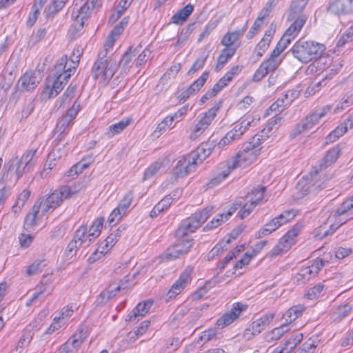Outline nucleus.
I'll return each mask as SVG.
<instances>
[{"mask_svg": "<svg viewBox=\"0 0 353 353\" xmlns=\"http://www.w3.org/2000/svg\"><path fill=\"white\" fill-rule=\"evenodd\" d=\"M125 287H123L121 285H118L117 286L114 285H110L106 291L101 292L98 296L96 301L97 305H103L107 301L116 295L117 292H119L121 290L125 289Z\"/></svg>", "mask_w": 353, "mask_h": 353, "instance_id": "b1692460", "label": "nucleus"}, {"mask_svg": "<svg viewBox=\"0 0 353 353\" xmlns=\"http://www.w3.org/2000/svg\"><path fill=\"white\" fill-rule=\"evenodd\" d=\"M265 17V14L262 15V12H261L257 19L254 22L253 26L248 32L246 36L247 39H252L259 32L263 23V19Z\"/></svg>", "mask_w": 353, "mask_h": 353, "instance_id": "79ce46f5", "label": "nucleus"}, {"mask_svg": "<svg viewBox=\"0 0 353 353\" xmlns=\"http://www.w3.org/2000/svg\"><path fill=\"white\" fill-rule=\"evenodd\" d=\"M274 32V31L271 28L267 30L263 39L256 45L255 52L258 57H262L263 53L268 50Z\"/></svg>", "mask_w": 353, "mask_h": 353, "instance_id": "a878e982", "label": "nucleus"}, {"mask_svg": "<svg viewBox=\"0 0 353 353\" xmlns=\"http://www.w3.org/2000/svg\"><path fill=\"white\" fill-rule=\"evenodd\" d=\"M327 9L336 15L351 14L353 12V0H334Z\"/></svg>", "mask_w": 353, "mask_h": 353, "instance_id": "f3484780", "label": "nucleus"}, {"mask_svg": "<svg viewBox=\"0 0 353 353\" xmlns=\"http://www.w3.org/2000/svg\"><path fill=\"white\" fill-rule=\"evenodd\" d=\"M296 216L294 210L284 211L283 213L276 216L275 218L278 221V223L280 224V227L290 221L292 220Z\"/></svg>", "mask_w": 353, "mask_h": 353, "instance_id": "3c124183", "label": "nucleus"}, {"mask_svg": "<svg viewBox=\"0 0 353 353\" xmlns=\"http://www.w3.org/2000/svg\"><path fill=\"white\" fill-rule=\"evenodd\" d=\"M281 119V117L272 119L267 128L263 129L260 133L256 134L252 137L250 141L243 145L242 150H240L232 160L237 161V167L240 165L239 163L242 161L248 163H251L255 161L261 149V144L262 141L269 137L268 133L272 130L273 125L280 122Z\"/></svg>", "mask_w": 353, "mask_h": 353, "instance_id": "f03ea898", "label": "nucleus"}, {"mask_svg": "<svg viewBox=\"0 0 353 353\" xmlns=\"http://www.w3.org/2000/svg\"><path fill=\"white\" fill-rule=\"evenodd\" d=\"M221 101L216 102L212 108L203 113V117L199 120L207 128L215 118L217 112L220 109Z\"/></svg>", "mask_w": 353, "mask_h": 353, "instance_id": "2f4dec72", "label": "nucleus"}, {"mask_svg": "<svg viewBox=\"0 0 353 353\" xmlns=\"http://www.w3.org/2000/svg\"><path fill=\"white\" fill-rule=\"evenodd\" d=\"M274 317V314L268 313L263 315L259 319L252 322L250 329L253 335L261 333L267 326L270 325Z\"/></svg>", "mask_w": 353, "mask_h": 353, "instance_id": "4be33fe9", "label": "nucleus"}, {"mask_svg": "<svg viewBox=\"0 0 353 353\" xmlns=\"http://www.w3.org/2000/svg\"><path fill=\"white\" fill-rule=\"evenodd\" d=\"M314 276V275H313V272L311 270V268L308 266L301 270V271L296 274V279L298 282L302 281L303 283H305V281H309L310 279Z\"/></svg>", "mask_w": 353, "mask_h": 353, "instance_id": "5fc2aeb1", "label": "nucleus"}, {"mask_svg": "<svg viewBox=\"0 0 353 353\" xmlns=\"http://www.w3.org/2000/svg\"><path fill=\"white\" fill-rule=\"evenodd\" d=\"M208 77H209V72L208 71L204 72L198 79L194 81L188 88V92H189V93H190V94H192L193 95L195 94L204 85V84L206 82Z\"/></svg>", "mask_w": 353, "mask_h": 353, "instance_id": "c9c22d12", "label": "nucleus"}, {"mask_svg": "<svg viewBox=\"0 0 353 353\" xmlns=\"http://www.w3.org/2000/svg\"><path fill=\"white\" fill-rule=\"evenodd\" d=\"M265 190L266 188L264 186H258L248 194L247 199L254 201V204L257 205L263 199Z\"/></svg>", "mask_w": 353, "mask_h": 353, "instance_id": "a19ab883", "label": "nucleus"}, {"mask_svg": "<svg viewBox=\"0 0 353 353\" xmlns=\"http://www.w3.org/2000/svg\"><path fill=\"white\" fill-rule=\"evenodd\" d=\"M237 168L236 161H229L221 167V171L212 176L208 183L209 188H212L220 183L230 173Z\"/></svg>", "mask_w": 353, "mask_h": 353, "instance_id": "a211bd4d", "label": "nucleus"}, {"mask_svg": "<svg viewBox=\"0 0 353 353\" xmlns=\"http://www.w3.org/2000/svg\"><path fill=\"white\" fill-rule=\"evenodd\" d=\"M303 340V334L301 333H296L291 336V337L286 341L284 345L287 347L288 351L291 352L296 346Z\"/></svg>", "mask_w": 353, "mask_h": 353, "instance_id": "09e8293b", "label": "nucleus"}, {"mask_svg": "<svg viewBox=\"0 0 353 353\" xmlns=\"http://www.w3.org/2000/svg\"><path fill=\"white\" fill-rule=\"evenodd\" d=\"M353 39V27L348 28L345 32L337 42L338 47L343 46L346 43L352 41Z\"/></svg>", "mask_w": 353, "mask_h": 353, "instance_id": "e2e57ef3", "label": "nucleus"}, {"mask_svg": "<svg viewBox=\"0 0 353 353\" xmlns=\"http://www.w3.org/2000/svg\"><path fill=\"white\" fill-rule=\"evenodd\" d=\"M339 152L340 149L338 147L333 148L330 150L323 159L324 163H322L320 165V170H321L323 168H325L335 162L339 157Z\"/></svg>", "mask_w": 353, "mask_h": 353, "instance_id": "4c0bfd02", "label": "nucleus"}, {"mask_svg": "<svg viewBox=\"0 0 353 353\" xmlns=\"http://www.w3.org/2000/svg\"><path fill=\"white\" fill-rule=\"evenodd\" d=\"M193 270L194 268L191 265H188L185 268V269L181 274L179 279L175 281V283L172 285L168 291V296H169L170 298L175 296L183 290V289L192 279Z\"/></svg>", "mask_w": 353, "mask_h": 353, "instance_id": "ddd939ff", "label": "nucleus"}, {"mask_svg": "<svg viewBox=\"0 0 353 353\" xmlns=\"http://www.w3.org/2000/svg\"><path fill=\"white\" fill-rule=\"evenodd\" d=\"M323 287L321 284H317L313 288H310L307 293V298L312 300L318 298L323 291Z\"/></svg>", "mask_w": 353, "mask_h": 353, "instance_id": "774afa93", "label": "nucleus"}, {"mask_svg": "<svg viewBox=\"0 0 353 353\" xmlns=\"http://www.w3.org/2000/svg\"><path fill=\"white\" fill-rule=\"evenodd\" d=\"M125 214V213L118 206L110 214L108 221L109 224L112 225H115Z\"/></svg>", "mask_w": 353, "mask_h": 353, "instance_id": "4d7b16f0", "label": "nucleus"}, {"mask_svg": "<svg viewBox=\"0 0 353 353\" xmlns=\"http://www.w3.org/2000/svg\"><path fill=\"white\" fill-rule=\"evenodd\" d=\"M230 243V239L221 241L216 246H214L210 253L208 254V260L213 259L215 256H219L224 251L228 248V244Z\"/></svg>", "mask_w": 353, "mask_h": 353, "instance_id": "58836bf2", "label": "nucleus"}, {"mask_svg": "<svg viewBox=\"0 0 353 353\" xmlns=\"http://www.w3.org/2000/svg\"><path fill=\"white\" fill-rule=\"evenodd\" d=\"M194 160V157L192 158ZM196 162L193 161L190 162V160H187L186 157L181 156L176 161V163L173 168L172 172L175 179L179 177H183L190 173L191 168L194 167V164Z\"/></svg>", "mask_w": 353, "mask_h": 353, "instance_id": "2eb2a0df", "label": "nucleus"}, {"mask_svg": "<svg viewBox=\"0 0 353 353\" xmlns=\"http://www.w3.org/2000/svg\"><path fill=\"white\" fill-rule=\"evenodd\" d=\"M301 228V225L296 224L281 237L277 244L272 250L270 253L271 256H275L288 250L294 243V239L300 232Z\"/></svg>", "mask_w": 353, "mask_h": 353, "instance_id": "1a4fd4ad", "label": "nucleus"}, {"mask_svg": "<svg viewBox=\"0 0 353 353\" xmlns=\"http://www.w3.org/2000/svg\"><path fill=\"white\" fill-rule=\"evenodd\" d=\"M286 327V325L283 324L280 327L274 328L271 331L267 332L265 338V341L268 343H271L272 341L279 340L288 331Z\"/></svg>", "mask_w": 353, "mask_h": 353, "instance_id": "f704fd0d", "label": "nucleus"}, {"mask_svg": "<svg viewBox=\"0 0 353 353\" xmlns=\"http://www.w3.org/2000/svg\"><path fill=\"white\" fill-rule=\"evenodd\" d=\"M68 0H53L48 6L46 17L49 18L57 14L65 6Z\"/></svg>", "mask_w": 353, "mask_h": 353, "instance_id": "ea45409f", "label": "nucleus"}, {"mask_svg": "<svg viewBox=\"0 0 353 353\" xmlns=\"http://www.w3.org/2000/svg\"><path fill=\"white\" fill-rule=\"evenodd\" d=\"M131 121L132 119L126 118L118 123L110 125L108 128L106 135L108 137H112L114 135L119 134L130 125Z\"/></svg>", "mask_w": 353, "mask_h": 353, "instance_id": "c756f323", "label": "nucleus"}, {"mask_svg": "<svg viewBox=\"0 0 353 353\" xmlns=\"http://www.w3.org/2000/svg\"><path fill=\"white\" fill-rule=\"evenodd\" d=\"M194 240H183L167 249L163 255L166 260H172L177 257L187 254L193 245Z\"/></svg>", "mask_w": 353, "mask_h": 353, "instance_id": "9d476101", "label": "nucleus"}, {"mask_svg": "<svg viewBox=\"0 0 353 353\" xmlns=\"http://www.w3.org/2000/svg\"><path fill=\"white\" fill-rule=\"evenodd\" d=\"M78 54L74 59H70V63H68V57L62 56L59 58L54 65L52 72L54 80L52 86L47 85L42 92L43 96H47L48 99L55 97L63 90L72 74L74 73L79 62L80 54L77 50Z\"/></svg>", "mask_w": 353, "mask_h": 353, "instance_id": "f257e3e1", "label": "nucleus"}, {"mask_svg": "<svg viewBox=\"0 0 353 353\" xmlns=\"http://www.w3.org/2000/svg\"><path fill=\"white\" fill-rule=\"evenodd\" d=\"M48 28H39L35 33H33L30 38L29 44H31L32 46H34L41 41H43L47 34H48Z\"/></svg>", "mask_w": 353, "mask_h": 353, "instance_id": "c03bdc74", "label": "nucleus"}, {"mask_svg": "<svg viewBox=\"0 0 353 353\" xmlns=\"http://www.w3.org/2000/svg\"><path fill=\"white\" fill-rule=\"evenodd\" d=\"M162 163L156 161L151 164L145 170L143 176V179H148L154 176L162 168Z\"/></svg>", "mask_w": 353, "mask_h": 353, "instance_id": "8fccbe9b", "label": "nucleus"}, {"mask_svg": "<svg viewBox=\"0 0 353 353\" xmlns=\"http://www.w3.org/2000/svg\"><path fill=\"white\" fill-rule=\"evenodd\" d=\"M92 11L86 1L79 8H74L72 12V17L74 20V26L78 28H83L84 21L90 17Z\"/></svg>", "mask_w": 353, "mask_h": 353, "instance_id": "dca6fc26", "label": "nucleus"}, {"mask_svg": "<svg viewBox=\"0 0 353 353\" xmlns=\"http://www.w3.org/2000/svg\"><path fill=\"white\" fill-rule=\"evenodd\" d=\"M41 77L39 71L27 72L19 80L18 84L21 90L31 91L34 90L41 81Z\"/></svg>", "mask_w": 353, "mask_h": 353, "instance_id": "4468645a", "label": "nucleus"}, {"mask_svg": "<svg viewBox=\"0 0 353 353\" xmlns=\"http://www.w3.org/2000/svg\"><path fill=\"white\" fill-rule=\"evenodd\" d=\"M37 150H29L25 152L21 157H13L5 164L4 168L7 170V177L10 172L14 171L16 180H19L24 174L30 172L36 163Z\"/></svg>", "mask_w": 353, "mask_h": 353, "instance_id": "20e7f679", "label": "nucleus"}, {"mask_svg": "<svg viewBox=\"0 0 353 353\" xmlns=\"http://www.w3.org/2000/svg\"><path fill=\"white\" fill-rule=\"evenodd\" d=\"M118 68L117 61L107 57L106 53L101 52L92 68V73L95 79L108 82L114 74Z\"/></svg>", "mask_w": 353, "mask_h": 353, "instance_id": "39448f33", "label": "nucleus"}, {"mask_svg": "<svg viewBox=\"0 0 353 353\" xmlns=\"http://www.w3.org/2000/svg\"><path fill=\"white\" fill-rule=\"evenodd\" d=\"M292 55L298 61L307 63L321 57L325 50L323 44L312 41H297L291 48Z\"/></svg>", "mask_w": 353, "mask_h": 353, "instance_id": "7ed1b4c3", "label": "nucleus"}, {"mask_svg": "<svg viewBox=\"0 0 353 353\" xmlns=\"http://www.w3.org/2000/svg\"><path fill=\"white\" fill-rule=\"evenodd\" d=\"M213 207L209 206L203 210L193 214L191 216L184 220L179 228L176 230V236H183L190 232H194L205 222L212 214Z\"/></svg>", "mask_w": 353, "mask_h": 353, "instance_id": "423d86ee", "label": "nucleus"}, {"mask_svg": "<svg viewBox=\"0 0 353 353\" xmlns=\"http://www.w3.org/2000/svg\"><path fill=\"white\" fill-rule=\"evenodd\" d=\"M72 121L63 116L61 118L57 124V132L60 134H64L68 127L71 125Z\"/></svg>", "mask_w": 353, "mask_h": 353, "instance_id": "864d4df0", "label": "nucleus"}, {"mask_svg": "<svg viewBox=\"0 0 353 353\" xmlns=\"http://www.w3.org/2000/svg\"><path fill=\"white\" fill-rule=\"evenodd\" d=\"M243 30L226 33L222 39L221 44L225 46V48H230V46L239 40V39L243 35Z\"/></svg>", "mask_w": 353, "mask_h": 353, "instance_id": "e433bc0d", "label": "nucleus"}, {"mask_svg": "<svg viewBox=\"0 0 353 353\" xmlns=\"http://www.w3.org/2000/svg\"><path fill=\"white\" fill-rule=\"evenodd\" d=\"M306 20L307 17L305 15H300L287 29L285 34L294 39L305 25Z\"/></svg>", "mask_w": 353, "mask_h": 353, "instance_id": "cd10ccee", "label": "nucleus"}, {"mask_svg": "<svg viewBox=\"0 0 353 353\" xmlns=\"http://www.w3.org/2000/svg\"><path fill=\"white\" fill-rule=\"evenodd\" d=\"M132 200H133V193H132V192L130 191L125 195L123 199L120 201L118 206L120 208V209L121 210H123V212H124L125 213L127 211V209L129 208V206L132 203Z\"/></svg>", "mask_w": 353, "mask_h": 353, "instance_id": "680f3d73", "label": "nucleus"}, {"mask_svg": "<svg viewBox=\"0 0 353 353\" xmlns=\"http://www.w3.org/2000/svg\"><path fill=\"white\" fill-rule=\"evenodd\" d=\"M225 221V213L219 214L205 226L204 230H209L216 228Z\"/></svg>", "mask_w": 353, "mask_h": 353, "instance_id": "6e6d98bb", "label": "nucleus"}, {"mask_svg": "<svg viewBox=\"0 0 353 353\" xmlns=\"http://www.w3.org/2000/svg\"><path fill=\"white\" fill-rule=\"evenodd\" d=\"M125 214V213L118 206L110 214L108 221L109 224L112 225H115Z\"/></svg>", "mask_w": 353, "mask_h": 353, "instance_id": "bf43d9fd", "label": "nucleus"}, {"mask_svg": "<svg viewBox=\"0 0 353 353\" xmlns=\"http://www.w3.org/2000/svg\"><path fill=\"white\" fill-rule=\"evenodd\" d=\"M278 223L279 222L275 217L272 219L270 221L265 225L263 228L259 230V231L256 234V238L261 239L275 231L280 227V224Z\"/></svg>", "mask_w": 353, "mask_h": 353, "instance_id": "473e14b6", "label": "nucleus"}, {"mask_svg": "<svg viewBox=\"0 0 353 353\" xmlns=\"http://www.w3.org/2000/svg\"><path fill=\"white\" fill-rule=\"evenodd\" d=\"M247 306L241 303H235L232 305L231 310L223 314L216 321V325L218 328L222 329L230 325L246 309Z\"/></svg>", "mask_w": 353, "mask_h": 353, "instance_id": "9b49d317", "label": "nucleus"}, {"mask_svg": "<svg viewBox=\"0 0 353 353\" xmlns=\"http://www.w3.org/2000/svg\"><path fill=\"white\" fill-rule=\"evenodd\" d=\"M328 263V260H325L324 259H316L310 266L313 272V275H316Z\"/></svg>", "mask_w": 353, "mask_h": 353, "instance_id": "69168bd1", "label": "nucleus"}, {"mask_svg": "<svg viewBox=\"0 0 353 353\" xmlns=\"http://www.w3.org/2000/svg\"><path fill=\"white\" fill-rule=\"evenodd\" d=\"M125 228L121 226L114 232H112L105 240L101 246L97 248L94 252L89 258L90 262H93L96 260L95 256L99 252L101 254H105L110 248H112L114 244L119 241L122 235V233L125 231Z\"/></svg>", "mask_w": 353, "mask_h": 353, "instance_id": "f8f14e48", "label": "nucleus"}, {"mask_svg": "<svg viewBox=\"0 0 353 353\" xmlns=\"http://www.w3.org/2000/svg\"><path fill=\"white\" fill-rule=\"evenodd\" d=\"M87 232V228L85 226L80 227L75 232L74 238L72 239H76L79 245H81L83 243L87 241V239H85V234Z\"/></svg>", "mask_w": 353, "mask_h": 353, "instance_id": "338daca9", "label": "nucleus"}, {"mask_svg": "<svg viewBox=\"0 0 353 353\" xmlns=\"http://www.w3.org/2000/svg\"><path fill=\"white\" fill-rule=\"evenodd\" d=\"M104 219L103 217L98 218L93 222V224L90 226L89 230V234L88 236L89 245L94 239H96L100 234L101 230L103 227Z\"/></svg>", "mask_w": 353, "mask_h": 353, "instance_id": "72a5a7b5", "label": "nucleus"}, {"mask_svg": "<svg viewBox=\"0 0 353 353\" xmlns=\"http://www.w3.org/2000/svg\"><path fill=\"white\" fill-rule=\"evenodd\" d=\"M125 214V213L118 206L110 214L108 221L109 224L112 225H115Z\"/></svg>", "mask_w": 353, "mask_h": 353, "instance_id": "13d9d810", "label": "nucleus"}, {"mask_svg": "<svg viewBox=\"0 0 353 353\" xmlns=\"http://www.w3.org/2000/svg\"><path fill=\"white\" fill-rule=\"evenodd\" d=\"M236 52L235 48H224L217 59V64L215 68L216 71H219L223 68L225 63L230 59Z\"/></svg>", "mask_w": 353, "mask_h": 353, "instance_id": "7c9ffc66", "label": "nucleus"}, {"mask_svg": "<svg viewBox=\"0 0 353 353\" xmlns=\"http://www.w3.org/2000/svg\"><path fill=\"white\" fill-rule=\"evenodd\" d=\"M194 10V6L189 3L179 10L172 17V21L176 24H182Z\"/></svg>", "mask_w": 353, "mask_h": 353, "instance_id": "c85d7f7f", "label": "nucleus"}, {"mask_svg": "<svg viewBox=\"0 0 353 353\" xmlns=\"http://www.w3.org/2000/svg\"><path fill=\"white\" fill-rule=\"evenodd\" d=\"M77 90V85H70L68 89L65 90L64 94L61 98V104L59 105V108L64 107L65 105L68 104L71 100L74 97L75 92Z\"/></svg>", "mask_w": 353, "mask_h": 353, "instance_id": "37998d69", "label": "nucleus"}, {"mask_svg": "<svg viewBox=\"0 0 353 353\" xmlns=\"http://www.w3.org/2000/svg\"><path fill=\"white\" fill-rule=\"evenodd\" d=\"M41 204L42 201H37L32 208V212L26 216L23 225L25 230H28L36 225Z\"/></svg>", "mask_w": 353, "mask_h": 353, "instance_id": "bb28decb", "label": "nucleus"}, {"mask_svg": "<svg viewBox=\"0 0 353 353\" xmlns=\"http://www.w3.org/2000/svg\"><path fill=\"white\" fill-rule=\"evenodd\" d=\"M129 21L128 17H124L122 20L117 24L113 30L111 31L110 34L107 37V41L105 44V50L108 48H110L113 46L117 39L121 35V34L124 30L125 28L128 25Z\"/></svg>", "mask_w": 353, "mask_h": 353, "instance_id": "412c9836", "label": "nucleus"}, {"mask_svg": "<svg viewBox=\"0 0 353 353\" xmlns=\"http://www.w3.org/2000/svg\"><path fill=\"white\" fill-rule=\"evenodd\" d=\"M252 122H253V120L250 121L244 119L239 124L236 125L230 131L234 132V137L238 139L248 129Z\"/></svg>", "mask_w": 353, "mask_h": 353, "instance_id": "a18cd8bd", "label": "nucleus"}, {"mask_svg": "<svg viewBox=\"0 0 353 353\" xmlns=\"http://www.w3.org/2000/svg\"><path fill=\"white\" fill-rule=\"evenodd\" d=\"M352 208H353V196L350 199H347L343 202L341 206L336 211L334 216L340 217L345 215Z\"/></svg>", "mask_w": 353, "mask_h": 353, "instance_id": "de8ad7c7", "label": "nucleus"}, {"mask_svg": "<svg viewBox=\"0 0 353 353\" xmlns=\"http://www.w3.org/2000/svg\"><path fill=\"white\" fill-rule=\"evenodd\" d=\"M351 310L352 305H350L349 303L339 306L336 309L337 317L336 318V320H341L347 316Z\"/></svg>", "mask_w": 353, "mask_h": 353, "instance_id": "0e129e2a", "label": "nucleus"}, {"mask_svg": "<svg viewBox=\"0 0 353 353\" xmlns=\"http://www.w3.org/2000/svg\"><path fill=\"white\" fill-rule=\"evenodd\" d=\"M74 192L72 191L71 187L63 185L59 190H55L45 200L43 203V213L48 212L50 210H54L59 206L63 199L70 198Z\"/></svg>", "mask_w": 353, "mask_h": 353, "instance_id": "6e6552de", "label": "nucleus"}, {"mask_svg": "<svg viewBox=\"0 0 353 353\" xmlns=\"http://www.w3.org/2000/svg\"><path fill=\"white\" fill-rule=\"evenodd\" d=\"M319 172V170L315 169L314 170L312 171L310 176H303L302 180H301L297 183L296 188L299 190L305 188V187L307 185V181H309L310 179L312 181H315L312 187L314 188V190H321L324 188H326L327 186L325 184V181L322 183H319L317 181H316V176L318 175Z\"/></svg>", "mask_w": 353, "mask_h": 353, "instance_id": "393cba45", "label": "nucleus"}, {"mask_svg": "<svg viewBox=\"0 0 353 353\" xmlns=\"http://www.w3.org/2000/svg\"><path fill=\"white\" fill-rule=\"evenodd\" d=\"M332 106L326 105L322 107L315 108L311 113L305 117L300 123L296 124L292 130V136L296 137L301 133L312 129L316 125L321 119L324 117L331 111Z\"/></svg>", "mask_w": 353, "mask_h": 353, "instance_id": "0eeeda50", "label": "nucleus"}, {"mask_svg": "<svg viewBox=\"0 0 353 353\" xmlns=\"http://www.w3.org/2000/svg\"><path fill=\"white\" fill-rule=\"evenodd\" d=\"M141 48V46H138L135 48L131 47L123 54L119 62L122 73L126 74L129 71L132 65V59L140 52Z\"/></svg>", "mask_w": 353, "mask_h": 353, "instance_id": "5701e85b", "label": "nucleus"}, {"mask_svg": "<svg viewBox=\"0 0 353 353\" xmlns=\"http://www.w3.org/2000/svg\"><path fill=\"white\" fill-rule=\"evenodd\" d=\"M32 339V334L30 330H26L19 339L17 348H23L26 347Z\"/></svg>", "mask_w": 353, "mask_h": 353, "instance_id": "052dcab7", "label": "nucleus"}, {"mask_svg": "<svg viewBox=\"0 0 353 353\" xmlns=\"http://www.w3.org/2000/svg\"><path fill=\"white\" fill-rule=\"evenodd\" d=\"M353 104V91L347 92L339 102L335 109V112L340 110H344Z\"/></svg>", "mask_w": 353, "mask_h": 353, "instance_id": "49530a36", "label": "nucleus"}, {"mask_svg": "<svg viewBox=\"0 0 353 353\" xmlns=\"http://www.w3.org/2000/svg\"><path fill=\"white\" fill-rule=\"evenodd\" d=\"M153 302L151 300H147L143 303H139L132 311L128 315V321L137 322L143 318L150 309Z\"/></svg>", "mask_w": 353, "mask_h": 353, "instance_id": "6ab92c4d", "label": "nucleus"}, {"mask_svg": "<svg viewBox=\"0 0 353 353\" xmlns=\"http://www.w3.org/2000/svg\"><path fill=\"white\" fill-rule=\"evenodd\" d=\"M277 68V62L272 60H266L263 61L259 68L256 70L253 77L252 81L259 82L263 79L269 72L274 71Z\"/></svg>", "mask_w": 353, "mask_h": 353, "instance_id": "aec40b11", "label": "nucleus"}, {"mask_svg": "<svg viewBox=\"0 0 353 353\" xmlns=\"http://www.w3.org/2000/svg\"><path fill=\"white\" fill-rule=\"evenodd\" d=\"M256 206V205L254 204V201L248 199V202L245 203L239 212L238 216L241 219L247 217Z\"/></svg>", "mask_w": 353, "mask_h": 353, "instance_id": "603ef678", "label": "nucleus"}]
</instances>
